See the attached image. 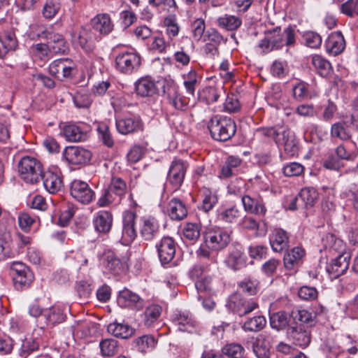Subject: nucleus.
<instances>
[{"instance_id":"obj_1","label":"nucleus","mask_w":358,"mask_h":358,"mask_svg":"<svg viewBox=\"0 0 358 358\" xmlns=\"http://www.w3.org/2000/svg\"><path fill=\"white\" fill-rule=\"evenodd\" d=\"M230 231L224 228L213 227L204 234V243L196 251L200 261L217 262L216 252L225 248L231 241Z\"/></svg>"},{"instance_id":"obj_2","label":"nucleus","mask_w":358,"mask_h":358,"mask_svg":"<svg viewBox=\"0 0 358 358\" xmlns=\"http://www.w3.org/2000/svg\"><path fill=\"white\" fill-rule=\"evenodd\" d=\"M295 42L296 33L294 27L289 26L282 31L280 27H276L265 32V36L259 43L258 48L262 52L266 53L281 49L284 45L292 46Z\"/></svg>"},{"instance_id":"obj_3","label":"nucleus","mask_w":358,"mask_h":358,"mask_svg":"<svg viewBox=\"0 0 358 358\" xmlns=\"http://www.w3.org/2000/svg\"><path fill=\"white\" fill-rule=\"evenodd\" d=\"M323 241L329 243L328 245L325 244L326 248L328 247L341 253L327 266V271L331 278H336L348 270L350 265V255L343 252L345 249L344 243L341 239L336 238L333 234H327Z\"/></svg>"},{"instance_id":"obj_4","label":"nucleus","mask_w":358,"mask_h":358,"mask_svg":"<svg viewBox=\"0 0 358 358\" xmlns=\"http://www.w3.org/2000/svg\"><path fill=\"white\" fill-rule=\"evenodd\" d=\"M208 127L211 136L216 141H226L233 137L236 124L231 117L216 115L210 120Z\"/></svg>"},{"instance_id":"obj_5","label":"nucleus","mask_w":358,"mask_h":358,"mask_svg":"<svg viewBox=\"0 0 358 358\" xmlns=\"http://www.w3.org/2000/svg\"><path fill=\"white\" fill-rule=\"evenodd\" d=\"M17 170L20 176L25 182L34 184L38 182L41 177L43 166L36 158L24 156L18 162Z\"/></svg>"},{"instance_id":"obj_6","label":"nucleus","mask_w":358,"mask_h":358,"mask_svg":"<svg viewBox=\"0 0 358 358\" xmlns=\"http://www.w3.org/2000/svg\"><path fill=\"white\" fill-rule=\"evenodd\" d=\"M9 275L12 278L17 289L29 287L34 280V275L30 268L22 262H13L8 265Z\"/></svg>"},{"instance_id":"obj_7","label":"nucleus","mask_w":358,"mask_h":358,"mask_svg":"<svg viewBox=\"0 0 358 358\" xmlns=\"http://www.w3.org/2000/svg\"><path fill=\"white\" fill-rule=\"evenodd\" d=\"M141 60L139 54L133 49L122 51L115 57V67L119 72L129 75L138 69Z\"/></svg>"},{"instance_id":"obj_8","label":"nucleus","mask_w":358,"mask_h":358,"mask_svg":"<svg viewBox=\"0 0 358 358\" xmlns=\"http://www.w3.org/2000/svg\"><path fill=\"white\" fill-rule=\"evenodd\" d=\"M226 306L229 310L240 317L250 313L259 306L254 299L243 297L238 293H234L229 297Z\"/></svg>"},{"instance_id":"obj_9","label":"nucleus","mask_w":358,"mask_h":358,"mask_svg":"<svg viewBox=\"0 0 358 358\" xmlns=\"http://www.w3.org/2000/svg\"><path fill=\"white\" fill-rule=\"evenodd\" d=\"M92 157L90 150L82 146L70 145L62 152V159L72 166H83L88 164Z\"/></svg>"},{"instance_id":"obj_10","label":"nucleus","mask_w":358,"mask_h":358,"mask_svg":"<svg viewBox=\"0 0 358 358\" xmlns=\"http://www.w3.org/2000/svg\"><path fill=\"white\" fill-rule=\"evenodd\" d=\"M171 320L180 331L192 334L200 330L199 322L188 311H176L171 315Z\"/></svg>"},{"instance_id":"obj_11","label":"nucleus","mask_w":358,"mask_h":358,"mask_svg":"<svg viewBox=\"0 0 358 358\" xmlns=\"http://www.w3.org/2000/svg\"><path fill=\"white\" fill-rule=\"evenodd\" d=\"M38 37L45 38L54 54H64L69 50V45L64 36L55 32L52 27L46 28L38 34Z\"/></svg>"},{"instance_id":"obj_12","label":"nucleus","mask_w":358,"mask_h":358,"mask_svg":"<svg viewBox=\"0 0 358 358\" xmlns=\"http://www.w3.org/2000/svg\"><path fill=\"white\" fill-rule=\"evenodd\" d=\"M70 194L77 201L89 204L94 199L95 193L89 185L80 180H73L70 185Z\"/></svg>"},{"instance_id":"obj_13","label":"nucleus","mask_w":358,"mask_h":358,"mask_svg":"<svg viewBox=\"0 0 358 358\" xmlns=\"http://www.w3.org/2000/svg\"><path fill=\"white\" fill-rule=\"evenodd\" d=\"M49 73L56 78L62 80L71 78L76 69L73 61L69 58L54 60L49 65Z\"/></svg>"},{"instance_id":"obj_14","label":"nucleus","mask_w":358,"mask_h":358,"mask_svg":"<svg viewBox=\"0 0 358 358\" xmlns=\"http://www.w3.org/2000/svg\"><path fill=\"white\" fill-rule=\"evenodd\" d=\"M136 213L131 210H126L122 215V231L121 243L124 245H130L136 238L137 233L135 228Z\"/></svg>"},{"instance_id":"obj_15","label":"nucleus","mask_w":358,"mask_h":358,"mask_svg":"<svg viewBox=\"0 0 358 358\" xmlns=\"http://www.w3.org/2000/svg\"><path fill=\"white\" fill-rule=\"evenodd\" d=\"M138 231L141 237L147 241H152L159 231L157 219L150 215L141 216L138 220Z\"/></svg>"},{"instance_id":"obj_16","label":"nucleus","mask_w":358,"mask_h":358,"mask_svg":"<svg viewBox=\"0 0 358 358\" xmlns=\"http://www.w3.org/2000/svg\"><path fill=\"white\" fill-rule=\"evenodd\" d=\"M241 202L244 210L248 213L263 217L267 212L265 203L259 195L244 194L242 196Z\"/></svg>"},{"instance_id":"obj_17","label":"nucleus","mask_w":358,"mask_h":358,"mask_svg":"<svg viewBox=\"0 0 358 358\" xmlns=\"http://www.w3.org/2000/svg\"><path fill=\"white\" fill-rule=\"evenodd\" d=\"M43 185L50 194L59 192L63 186L62 174L57 167L50 168L43 176Z\"/></svg>"},{"instance_id":"obj_18","label":"nucleus","mask_w":358,"mask_h":358,"mask_svg":"<svg viewBox=\"0 0 358 358\" xmlns=\"http://www.w3.org/2000/svg\"><path fill=\"white\" fill-rule=\"evenodd\" d=\"M158 257L161 264L164 266L169 264L176 254V243L171 237H163L156 244Z\"/></svg>"},{"instance_id":"obj_19","label":"nucleus","mask_w":358,"mask_h":358,"mask_svg":"<svg viewBox=\"0 0 358 358\" xmlns=\"http://www.w3.org/2000/svg\"><path fill=\"white\" fill-rule=\"evenodd\" d=\"M116 127L119 133L127 135L141 131L143 125L138 116L129 115L117 119Z\"/></svg>"},{"instance_id":"obj_20","label":"nucleus","mask_w":358,"mask_h":358,"mask_svg":"<svg viewBox=\"0 0 358 358\" xmlns=\"http://www.w3.org/2000/svg\"><path fill=\"white\" fill-rule=\"evenodd\" d=\"M117 301V304L123 308L140 310L144 306V300L128 289L119 292Z\"/></svg>"},{"instance_id":"obj_21","label":"nucleus","mask_w":358,"mask_h":358,"mask_svg":"<svg viewBox=\"0 0 358 358\" xmlns=\"http://www.w3.org/2000/svg\"><path fill=\"white\" fill-rule=\"evenodd\" d=\"M187 164L181 159H174L170 166L168 173V181L175 189H178L185 178Z\"/></svg>"},{"instance_id":"obj_22","label":"nucleus","mask_w":358,"mask_h":358,"mask_svg":"<svg viewBox=\"0 0 358 358\" xmlns=\"http://www.w3.org/2000/svg\"><path fill=\"white\" fill-rule=\"evenodd\" d=\"M287 334L288 338L293 341L294 344L299 347L306 348L310 342L309 329L302 327L301 324H295L294 326H289L287 328Z\"/></svg>"},{"instance_id":"obj_23","label":"nucleus","mask_w":358,"mask_h":358,"mask_svg":"<svg viewBox=\"0 0 358 358\" xmlns=\"http://www.w3.org/2000/svg\"><path fill=\"white\" fill-rule=\"evenodd\" d=\"M241 215L242 212L236 205H221L216 210L215 217L218 222L233 224L241 218Z\"/></svg>"},{"instance_id":"obj_24","label":"nucleus","mask_w":358,"mask_h":358,"mask_svg":"<svg viewBox=\"0 0 358 358\" xmlns=\"http://www.w3.org/2000/svg\"><path fill=\"white\" fill-rule=\"evenodd\" d=\"M92 222L96 232L106 234L113 226V214L109 210H99L94 215Z\"/></svg>"},{"instance_id":"obj_25","label":"nucleus","mask_w":358,"mask_h":358,"mask_svg":"<svg viewBox=\"0 0 358 358\" xmlns=\"http://www.w3.org/2000/svg\"><path fill=\"white\" fill-rule=\"evenodd\" d=\"M90 22L93 29L102 36H108L114 29V23L108 13L96 14Z\"/></svg>"},{"instance_id":"obj_26","label":"nucleus","mask_w":358,"mask_h":358,"mask_svg":"<svg viewBox=\"0 0 358 358\" xmlns=\"http://www.w3.org/2000/svg\"><path fill=\"white\" fill-rule=\"evenodd\" d=\"M100 261L106 271L109 273L119 274L123 268L121 260L112 250H105L101 256Z\"/></svg>"},{"instance_id":"obj_27","label":"nucleus","mask_w":358,"mask_h":358,"mask_svg":"<svg viewBox=\"0 0 358 358\" xmlns=\"http://www.w3.org/2000/svg\"><path fill=\"white\" fill-rule=\"evenodd\" d=\"M242 164L243 159L235 155L227 157L220 169L219 178L226 179L237 175L240 171Z\"/></svg>"},{"instance_id":"obj_28","label":"nucleus","mask_w":358,"mask_h":358,"mask_svg":"<svg viewBox=\"0 0 358 358\" xmlns=\"http://www.w3.org/2000/svg\"><path fill=\"white\" fill-rule=\"evenodd\" d=\"M65 310L63 306L55 304L48 309L43 310V317L48 327H54L56 324L62 323L66 319Z\"/></svg>"},{"instance_id":"obj_29","label":"nucleus","mask_w":358,"mask_h":358,"mask_svg":"<svg viewBox=\"0 0 358 358\" xmlns=\"http://www.w3.org/2000/svg\"><path fill=\"white\" fill-rule=\"evenodd\" d=\"M17 46V41L14 31L11 29L0 31V57L3 58L14 51Z\"/></svg>"},{"instance_id":"obj_30","label":"nucleus","mask_w":358,"mask_h":358,"mask_svg":"<svg viewBox=\"0 0 358 358\" xmlns=\"http://www.w3.org/2000/svg\"><path fill=\"white\" fill-rule=\"evenodd\" d=\"M269 243L273 252H281L289 247V236L282 229H274L269 236Z\"/></svg>"},{"instance_id":"obj_31","label":"nucleus","mask_w":358,"mask_h":358,"mask_svg":"<svg viewBox=\"0 0 358 358\" xmlns=\"http://www.w3.org/2000/svg\"><path fill=\"white\" fill-rule=\"evenodd\" d=\"M65 139L69 142H81L87 138V134L85 129L80 125L73 123L65 124L62 129Z\"/></svg>"},{"instance_id":"obj_32","label":"nucleus","mask_w":358,"mask_h":358,"mask_svg":"<svg viewBox=\"0 0 358 358\" xmlns=\"http://www.w3.org/2000/svg\"><path fill=\"white\" fill-rule=\"evenodd\" d=\"M345 47V41L341 31L331 33L325 41L327 52L336 56L341 53Z\"/></svg>"},{"instance_id":"obj_33","label":"nucleus","mask_w":358,"mask_h":358,"mask_svg":"<svg viewBox=\"0 0 358 358\" xmlns=\"http://www.w3.org/2000/svg\"><path fill=\"white\" fill-rule=\"evenodd\" d=\"M164 93L166 94L169 103L176 109L182 110L186 106L183 96L179 93L178 87L173 82L167 83L164 86Z\"/></svg>"},{"instance_id":"obj_34","label":"nucleus","mask_w":358,"mask_h":358,"mask_svg":"<svg viewBox=\"0 0 358 358\" xmlns=\"http://www.w3.org/2000/svg\"><path fill=\"white\" fill-rule=\"evenodd\" d=\"M305 256V250L301 247H294L284 255L285 267L292 272H296L297 268Z\"/></svg>"},{"instance_id":"obj_35","label":"nucleus","mask_w":358,"mask_h":358,"mask_svg":"<svg viewBox=\"0 0 358 358\" xmlns=\"http://www.w3.org/2000/svg\"><path fill=\"white\" fill-rule=\"evenodd\" d=\"M166 212L173 220H181L187 215V209L185 203L176 197L169 201Z\"/></svg>"},{"instance_id":"obj_36","label":"nucleus","mask_w":358,"mask_h":358,"mask_svg":"<svg viewBox=\"0 0 358 358\" xmlns=\"http://www.w3.org/2000/svg\"><path fill=\"white\" fill-rule=\"evenodd\" d=\"M94 33L88 29L82 27L78 33L74 34L72 40L77 43L83 50L87 52L92 51L94 48Z\"/></svg>"},{"instance_id":"obj_37","label":"nucleus","mask_w":358,"mask_h":358,"mask_svg":"<svg viewBox=\"0 0 358 358\" xmlns=\"http://www.w3.org/2000/svg\"><path fill=\"white\" fill-rule=\"evenodd\" d=\"M290 130L285 127L275 126L271 127H262L257 129V133L262 136L271 138L278 145H280Z\"/></svg>"},{"instance_id":"obj_38","label":"nucleus","mask_w":358,"mask_h":358,"mask_svg":"<svg viewBox=\"0 0 358 358\" xmlns=\"http://www.w3.org/2000/svg\"><path fill=\"white\" fill-rule=\"evenodd\" d=\"M107 330L115 337L123 339L129 338L134 334V329L130 325L117 322L109 324Z\"/></svg>"},{"instance_id":"obj_39","label":"nucleus","mask_w":358,"mask_h":358,"mask_svg":"<svg viewBox=\"0 0 358 358\" xmlns=\"http://www.w3.org/2000/svg\"><path fill=\"white\" fill-rule=\"evenodd\" d=\"M136 91L141 96H150L157 92V87L150 78L145 77L139 79L136 83Z\"/></svg>"},{"instance_id":"obj_40","label":"nucleus","mask_w":358,"mask_h":358,"mask_svg":"<svg viewBox=\"0 0 358 358\" xmlns=\"http://www.w3.org/2000/svg\"><path fill=\"white\" fill-rule=\"evenodd\" d=\"M183 85L186 92L194 96L197 85L200 83L201 76L195 69H190L187 73L182 75Z\"/></svg>"},{"instance_id":"obj_41","label":"nucleus","mask_w":358,"mask_h":358,"mask_svg":"<svg viewBox=\"0 0 358 358\" xmlns=\"http://www.w3.org/2000/svg\"><path fill=\"white\" fill-rule=\"evenodd\" d=\"M335 152L340 159L353 160L358 154L356 144L352 141L338 145Z\"/></svg>"},{"instance_id":"obj_42","label":"nucleus","mask_w":358,"mask_h":358,"mask_svg":"<svg viewBox=\"0 0 358 358\" xmlns=\"http://www.w3.org/2000/svg\"><path fill=\"white\" fill-rule=\"evenodd\" d=\"M330 134L333 138L347 141L351 138L350 125L345 121L335 122L331 127Z\"/></svg>"},{"instance_id":"obj_43","label":"nucleus","mask_w":358,"mask_h":358,"mask_svg":"<svg viewBox=\"0 0 358 358\" xmlns=\"http://www.w3.org/2000/svg\"><path fill=\"white\" fill-rule=\"evenodd\" d=\"M291 317L297 324H301L302 327H312L315 323V315L305 309H297L292 311Z\"/></svg>"},{"instance_id":"obj_44","label":"nucleus","mask_w":358,"mask_h":358,"mask_svg":"<svg viewBox=\"0 0 358 358\" xmlns=\"http://www.w3.org/2000/svg\"><path fill=\"white\" fill-rule=\"evenodd\" d=\"M219 27L227 31H236L242 24V20L236 15L225 14L217 20Z\"/></svg>"},{"instance_id":"obj_45","label":"nucleus","mask_w":358,"mask_h":358,"mask_svg":"<svg viewBox=\"0 0 358 358\" xmlns=\"http://www.w3.org/2000/svg\"><path fill=\"white\" fill-rule=\"evenodd\" d=\"M201 225L199 223H186L182 229V235L186 241L193 244L201 236Z\"/></svg>"},{"instance_id":"obj_46","label":"nucleus","mask_w":358,"mask_h":358,"mask_svg":"<svg viewBox=\"0 0 358 358\" xmlns=\"http://www.w3.org/2000/svg\"><path fill=\"white\" fill-rule=\"evenodd\" d=\"M266 318L262 315H256L248 318L242 324L243 330L248 332H258L266 326Z\"/></svg>"},{"instance_id":"obj_47","label":"nucleus","mask_w":358,"mask_h":358,"mask_svg":"<svg viewBox=\"0 0 358 358\" xmlns=\"http://www.w3.org/2000/svg\"><path fill=\"white\" fill-rule=\"evenodd\" d=\"M312 64L322 77H328L333 72L330 62L320 55H315L312 57Z\"/></svg>"},{"instance_id":"obj_48","label":"nucleus","mask_w":358,"mask_h":358,"mask_svg":"<svg viewBox=\"0 0 358 358\" xmlns=\"http://www.w3.org/2000/svg\"><path fill=\"white\" fill-rule=\"evenodd\" d=\"M164 24L166 28L165 33L169 41L171 43L173 38L176 37L180 32V26L178 23L176 15H169L164 20Z\"/></svg>"},{"instance_id":"obj_49","label":"nucleus","mask_w":358,"mask_h":358,"mask_svg":"<svg viewBox=\"0 0 358 358\" xmlns=\"http://www.w3.org/2000/svg\"><path fill=\"white\" fill-rule=\"evenodd\" d=\"M171 43L169 40L165 41L164 36L160 34L152 37L151 41L148 44V48L151 52L162 54L167 52Z\"/></svg>"},{"instance_id":"obj_50","label":"nucleus","mask_w":358,"mask_h":358,"mask_svg":"<svg viewBox=\"0 0 358 358\" xmlns=\"http://www.w3.org/2000/svg\"><path fill=\"white\" fill-rule=\"evenodd\" d=\"M202 202L200 208L206 213L210 211L218 201L217 196L209 189L204 188L201 192Z\"/></svg>"},{"instance_id":"obj_51","label":"nucleus","mask_w":358,"mask_h":358,"mask_svg":"<svg viewBox=\"0 0 358 358\" xmlns=\"http://www.w3.org/2000/svg\"><path fill=\"white\" fill-rule=\"evenodd\" d=\"M162 310V307L157 304H151L148 306L144 312V324L148 327L153 326L158 320Z\"/></svg>"},{"instance_id":"obj_52","label":"nucleus","mask_w":358,"mask_h":358,"mask_svg":"<svg viewBox=\"0 0 358 358\" xmlns=\"http://www.w3.org/2000/svg\"><path fill=\"white\" fill-rule=\"evenodd\" d=\"M19 227L26 233L31 231V227L39 222L37 216L27 212L20 213L17 217Z\"/></svg>"},{"instance_id":"obj_53","label":"nucleus","mask_w":358,"mask_h":358,"mask_svg":"<svg viewBox=\"0 0 358 358\" xmlns=\"http://www.w3.org/2000/svg\"><path fill=\"white\" fill-rule=\"evenodd\" d=\"M253 351L258 358H269V342L262 335H259L253 345Z\"/></svg>"},{"instance_id":"obj_54","label":"nucleus","mask_w":358,"mask_h":358,"mask_svg":"<svg viewBox=\"0 0 358 358\" xmlns=\"http://www.w3.org/2000/svg\"><path fill=\"white\" fill-rule=\"evenodd\" d=\"M291 315L285 312L280 311L270 316V324L273 329H282L288 326Z\"/></svg>"},{"instance_id":"obj_55","label":"nucleus","mask_w":358,"mask_h":358,"mask_svg":"<svg viewBox=\"0 0 358 358\" xmlns=\"http://www.w3.org/2000/svg\"><path fill=\"white\" fill-rule=\"evenodd\" d=\"M121 200L122 198L120 196H117L115 192L110 191V189L107 188L99 198L96 205L100 208L111 205L116 206L120 203Z\"/></svg>"},{"instance_id":"obj_56","label":"nucleus","mask_w":358,"mask_h":358,"mask_svg":"<svg viewBox=\"0 0 358 358\" xmlns=\"http://www.w3.org/2000/svg\"><path fill=\"white\" fill-rule=\"evenodd\" d=\"M280 145L284 146L285 153L290 157L294 156L298 153L299 143L294 134L291 131H289L287 137L285 136V139L282 140Z\"/></svg>"},{"instance_id":"obj_57","label":"nucleus","mask_w":358,"mask_h":358,"mask_svg":"<svg viewBox=\"0 0 358 358\" xmlns=\"http://www.w3.org/2000/svg\"><path fill=\"white\" fill-rule=\"evenodd\" d=\"M225 263L231 269L239 270L244 264L242 252L238 249L231 250L227 257Z\"/></svg>"},{"instance_id":"obj_58","label":"nucleus","mask_w":358,"mask_h":358,"mask_svg":"<svg viewBox=\"0 0 358 358\" xmlns=\"http://www.w3.org/2000/svg\"><path fill=\"white\" fill-rule=\"evenodd\" d=\"M318 196L317 189L311 187L303 188L299 194V199L303 201L306 206H313L317 201Z\"/></svg>"},{"instance_id":"obj_59","label":"nucleus","mask_w":358,"mask_h":358,"mask_svg":"<svg viewBox=\"0 0 358 358\" xmlns=\"http://www.w3.org/2000/svg\"><path fill=\"white\" fill-rule=\"evenodd\" d=\"M101 353L103 357H113L118 350V343L113 338L102 340L99 343Z\"/></svg>"},{"instance_id":"obj_60","label":"nucleus","mask_w":358,"mask_h":358,"mask_svg":"<svg viewBox=\"0 0 358 358\" xmlns=\"http://www.w3.org/2000/svg\"><path fill=\"white\" fill-rule=\"evenodd\" d=\"M61 6L57 0H46L41 13L44 18L51 20L56 16L60 10Z\"/></svg>"},{"instance_id":"obj_61","label":"nucleus","mask_w":358,"mask_h":358,"mask_svg":"<svg viewBox=\"0 0 358 358\" xmlns=\"http://www.w3.org/2000/svg\"><path fill=\"white\" fill-rule=\"evenodd\" d=\"M220 96V90L213 86L205 87L200 92L199 96L207 104L216 102Z\"/></svg>"},{"instance_id":"obj_62","label":"nucleus","mask_w":358,"mask_h":358,"mask_svg":"<svg viewBox=\"0 0 358 358\" xmlns=\"http://www.w3.org/2000/svg\"><path fill=\"white\" fill-rule=\"evenodd\" d=\"M308 84L303 81H299L292 87V95L294 99L299 101H303L309 96Z\"/></svg>"},{"instance_id":"obj_63","label":"nucleus","mask_w":358,"mask_h":358,"mask_svg":"<svg viewBox=\"0 0 358 358\" xmlns=\"http://www.w3.org/2000/svg\"><path fill=\"white\" fill-rule=\"evenodd\" d=\"M155 338L150 335H144L139 337L136 341V346L141 352H147L153 350L156 345Z\"/></svg>"},{"instance_id":"obj_64","label":"nucleus","mask_w":358,"mask_h":358,"mask_svg":"<svg viewBox=\"0 0 358 358\" xmlns=\"http://www.w3.org/2000/svg\"><path fill=\"white\" fill-rule=\"evenodd\" d=\"M259 282L250 278H245L238 283L241 291L249 295H255L258 292Z\"/></svg>"}]
</instances>
